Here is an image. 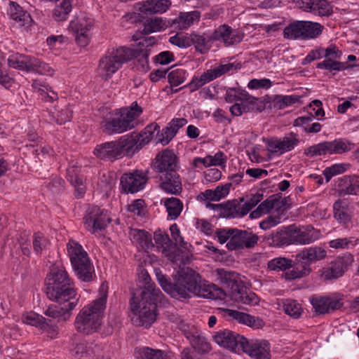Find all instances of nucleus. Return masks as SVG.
I'll return each instance as SVG.
<instances>
[{
	"label": "nucleus",
	"instance_id": "nucleus-26",
	"mask_svg": "<svg viewBox=\"0 0 359 359\" xmlns=\"http://www.w3.org/2000/svg\"><path fill=\"white\" fill-rule=\"evenodd\" d=\"M326 257L327 250L320 245L305 248L297 255L299 260L308 266L321 261Z\"/></svg>",
	"mask_w": 359,
	"mask_h": 359
},
{
	"label": "nucleus",
	"instance_id": "nucleus-45",
	"mask_svg": "<svg viewBox=\"0 0 359 359\" xmlns=\"http://www.w3.org/2000/svg\"><path fill=\"white\" fill-rule=\"evenodd\" d=\"M323 28L318 22L303 20V40L317 38L322 34Z\"/></svg>",
	"mask_w": 359,
	"mask_h": 359
},
{
	"label": "nucleus",
	"instance_id": "nucleus-34",
	"mask_svg": "<svg viewBox=\"0 0 359 359\" xmlns=\"http://www.w3.org/2000/svg\"><path fill=\"white\" fill-rule=\"evenodd\" d=\"M130 238L133 244L142 250L154 248L151 235L143 229H132L129 232Z\"/></svg>",
	"mask_w": 359,
	"mask_h": 359
},
{
	"label": "nucleus",
	"instance_id": "nucleus-16",
	"mask_svg": "<svg viewBox=\"0 0 359 359\" xmlns=\"http://www.w3.org/2000/svg\"><path fill=\"white\" fill-rule=\"evenodd\" d=\"M290 235L292 244L296 245H308L319 240L322 236L320 230L312 226L297 227L292 225Z\"/></svg>",
	"mask_w": 359,
	"mask_h": 359
},
{
	"label": "nucleus",
	"instance_id": "nucleus-8",
	"mask_svg": "<svg viewBox=\"0 0 359 359\" xmlns=\"http://www.w3.org/2000/svg\"><path fill=\"white\" fill-rule=\"evenodd\" d=\"M355 147V144L346 138H337L332 141H325L308 147L304 154L310 158L327 154H342Z\"/></svg>",
	"mask_w": 359,
	"mask_h": 359
},
{
	"label": "nucleus",
	"instance_id": "nucleus-53",
	"mask_svg": "<svg viewBox=\"0 0 359 359\" xmlns=\"http://www.w3.org/2000/svg\"><path fill=\"white\" fill-rule=\"evenodd\" d=\"M292 260L283 257H278L268 262L267 268L270 271H285L292 266Z\"/></svg>",
	"mask_w": 359,
	"mask_h": 359
},
{
	"label": "nucleus",
	"instance_id": "nucleus-5",
	"mask_svg": "<svg viewBox=\"0 0 359 359\" xmlns=\"http://www.w3.org/2000/svg\"><path fill=\"white\" fill-rule=\"evenodd\" d=\"M46 294L53 301L58 303L78 298L74 283L63 267H54L46 279Z\"/></svg>",
	"mask_w": 359,
	"mask_h": 359
},
{
	"label": "nucleus",
	"instance_id": "nucleus-13",
	"mask_svg": "<svg viewBox=\"0 0 359 359\" xmlns=\"http://www.w3.org/2000/svg\"><path fill=\"white\" fill-rule=\"evenodd\" d=\"M254 359H270V344L266 340H248L245 337L241 348Z\"/></svg>",
	"mask_w": 359,
	"mask_h": 359
},
{
	"label": "nucleus",
	"instance_id": "nucleus-12",
	"mask_svg": "<svg viewBox=\"0 0 359 359\" xmlns=\"http://www.w3.org/2000/svg\"><path fill=\"white\" fill-rule=\"evenodd\" d=\"M154 238L157 248L168 260L173 263L180 260L179 249L172 243L168 233L161 230L156 231Z\"/></svg>",
	"mask_w": 359,
	"mask_h": 359
},
{
	"label": "nucleus",
	"instance_id": "nucleus-3",
	"mask_svg": "<svg viewBox=\"0 0 359 359\" xmlns=\"http://www.w3.org/2000/svg\"><path fill=\"white\" fill-rule=\"evenodd\" d=\"M107 293V285L102 283L99 289L100 297L79 311L74 322L79 332L90 334L98 331L106 308Z\"/></svg>",
	"mask_w": 359,
	"mask_h": 359
},
{
	"label": "nucleus",
	"instance_id": "nucleus-7",
	"mask_svg": "<svg viewBox=\"0 0 359 359\" xmlns=\"http://www.w3.org/2000/svg\"><path fill=\"white\" fill-rule=\"evenodd\" d=\"M67 249L77 277L84 282L92 280L95 275L94 267L83 247L77 241L69 240Z\"/></svg>",
	"mask_w": 359,
	"mask_h": 359
},
{
	"label": "nucleus",
	"instance_id": "nucleus-2",
	"mask_svg": "<svg viewBox=\"0 0 359 359\" xmlns=\"http://www.w3.org/2000/svg\"><path fill=\"white\" fill-rule=\"evenodd\" d=\"M144 276L145 285L142 290L140 298L134 296L130 299L131 320L134 325L148 328L156 320V304L163 294L154 283L150 282L151 278L147 273Z\"/></svg>",
	"mask_w": 359,
	"mask_h": 359
},
{
	"label": "nucleus",
	"instance_id": "nucleus-22",
	"mask_svg": "<svg viewBox=\"0 0 359 359\" xmlns=\"http://www.w3.org/2000/svg\"><path fill=\"white\" fill-rule=\"evenodd\" d=\"M171 6L170 0H146L138 2L136 8L142 14L149 15L165 13Z\"/></svg>",
	"mask_w": 359,
	"mask_h": 359
},
{
	"label": "nucleus",
	"instance_id": "nucleus-39",
	"mask_svg": "<svg viewBox=\"0 0 359 359\" xmlns=\"http://www.w3.org/2000/svg\"><path fill=\"white\" fill-rule=\"evenodd\" d=\"M34 90L39 93L41 98L47 102H53L58 98L57 93L52 90L48 84L39 80H34L32 83Z\"/></svg>",
	"mask_w": 359,
	"mask_h": 359
},
{
	"label": "nucleus",
	"instance_id": "nucleus-56",
	"mask_svg": "<svg viewBox=\"0 0 359 359\" xmlns=\"http://www.w3.org/2000/svg\"><path fill=\"white\" fill-rule=\"evenodd\" d=\"M188 76L187 72L182 68L171 70L168 74V80L171 86H177L182 84Z\"/></svg>",
	"mask_w": 359,
	"mask_h": 359
},
{
	"label": "nucleus",
	"instance_id": "nucleus-46",
	"mask_svg": "<svg viewBox=\"0 0 359 359\" xmlns=\"http://www.w3.org/2000/svg\"><path fill=\"white\" fill-rule=\"evenodd\" d=\"M168 212V217L170 219H176L180 215L183 209L182 201L175 197L167 198L164 203Z\"/></svg>",
	"mask_w": 359,
	"mask_h": 359
},
{
	"label": "nucleus",
	"instance_id": "nucleus-20",
	"mask_svg": "<svg viewBox=\"0 0 359 359\" xmlns=\"http://www.w3.org/2000/svg\"><path fill=\"white\" fill-rule=\"evenodd\" d=\"M177 168V157L171 150L165 149L155 158L154 169L162 175L168 172H175Z\"/></svg>",
	"mask_w": 359,
	"mask_h": 359
},
{
	"label": "nucleus",
	"instance_id": "nucleus-55",
	"mask_svg": "<svg viewBox=\"0 0 359 359\" xmlns=\"http://www.w3.org/2000/svg\"><path fill=\"white\" fill-rule=\"evenodd\" d=\"M354 262L352 254L346 252L341 256H338L332 262L344 274Z\"/></svg>",
	"mask_w": 359,
	"mask_h": 359
},
{
	"label": "nucleus",
	"instance_id": "nucleus-17",
	"mask_svg": "<svg viewBox=\"0 0 359 359\" xmlns=\"http://www.w3.org/2000/svg\"><path fill=\"white\" fill-rule=\"evenodd\" d=\"M299 144V135L290 132L283 137L269 140L267 146L272 153L284 154L293 150Z\"/></svg>",
	"mask_w": 359,
	"mask_h": 359
},
{
	"label": "nucleus",
	"instance_id": "nucleus-29",
	"mask_svg": "<svg viewBox=\"0 0 359 359\" xmlns=\"http://www.w3.org/2000/svg\"><path fill=\"white\" fill-rule=\"evenodd\" d=\"M8 15L14 25L19 27L27 29L33 22V20L30 14L14 2L10 3Z\"/></svg>",
	"mask_w": 359,
	"mask_h": 359
},
{
	"label": "nucleus",
	"instance_id": "nucleus-23",
	"mask_svg": "<svg viewBox=\"0 0 359 359\" xmlns=\"http://www.w3.org/2000/svg\"><path fill=\"white\" fill-rule=\"evenodd\" d=\"M121 158L125 155L131 156L142 148L136 133H130L116 140Z\"/></svg>",
	"mask_w": 359,
	"mask_h": 359
},
{
	"label": "nucleus",
	"instance_id": "nucleus-63",
	"mask_svg": "<svg viewBox=\"0 0 359 359\" xmlns=\"http://www.w3.org/2000/svg\"><path fill=\"white\" fill-rule=\"evenodd\" d=\"M334 59H325L323 61L318 63L317 68L321 69H326L328 71H341L346 68V65L340 62L334 60Z\"/></svg>",
	"mask_w": 359,
	"mask_h": 359
},
{
	"label": "nucleus",
	"instance_id": "nucleus-50",
	"mask_svg": "<svg viewBox=\"0 0 359 359\" xmlns=\"http://www.w3.org/2000/svg\"><path fill=\"white\" fill-rule=\"evenodd\" d=\"M159 130V126L156 123H152L147 126L140 133H137L142 146L148 144L154 138L156 133L158 134Z\"/></svg>",
	"mask_w": 359,
	"mask_h": 359
},
{
	"label": "nucleus",
	"instance_id": "nucleus-59",
	"mask_svg": "<svg viewBox=\"0 0 359 359\" xmlns=\"http://www.w3.org/2000/svg\"><path fill=\"white\" fill-rule=\"evenodd\" d=\"M343 276V273L332 262L330 266L322 269L320 277L323 280L328 281L337 279Z\"/></svg>",
	"mask_w": 359,
	"mask_h": 359
},
{
	"label": "nucleus",
	"instance_id": "nucleus-25",
	"mask_svg": "<svg viewBox=\"0 0 359 359\" xmlns=\"http://www.w3.org/2000/svg\"><path fill=\"white\" fill-rule=\"evenodd\" d=\"M225 100L227 102H236L237 101H246L248 104H250L251 109H256L262 111L264 109V106L262 101L259 99L250 96L245 91H242L238 89L231 88H229L225 94Z\"/></svg>",
	"mask_w": 359,
	"mask_h": 359
},
{
	"label": "nucleus",
	"instance_id": "nucleus-49",
	"mask_svg": "<svg viewBox=\"0 0 359 359\" xmlns=\"http://www.w3.org/2000/svg\"><path fill=\"white\" fill-rule=\"evenodd\" d=\"M22 321L28 325L40 327L43 330H47L49 327L46 321V318L34 312H28L23 315Z\"/></svg>",
	"mask_w": 359,
	"mask_h": 359
},
{
	"label": "nucleus",
	"instance_id": "nucleus-47",
	"mask_svg": "<svg viewBox=\"0 0 359 359\" xmlns=\"http://www.w3.org/2000/svg\"><path fill=\"white\" fill-rule=\"evenodd\" d=\"M330 248L335 250H348L358 244V238L354 236L337 238L328 243Z\"/></svg>",
	"mask_w": 359,
	"mask_h": 359
},
{
	"label": "nucleus",
	"instance_id": "nucleus-11",
	"mask_svg": "<svg viewBox=\"0 0 359 359\" xmlns=\"http://www.w3.org/2000/svg\"><path fill=\"white\" fill-rule=\"evenodd\" d=\"M211 37L214 41L222 42L226 46H230L239 43L243 40L244 34L238 29H233L224 24L211 32Z\"/></svg>",
	"mask_w": 359,
	"mask_h": 359
},
{
	"label": "nucleus",
	"instance_id": "nucleus-43",
	"mask_svg": "<svg viewBox=\"0 0 359 359\" xmlns=\"http://www.w3.org/2000/svg\"><path fill=\"white\" fill-rule=\"evenodd\" d=\"M31 60L29 55L13 54L8 58V64L11 67L29 72Z\"/></svg>",
	"mask_w": 359,
	"mask_h": 359
},
{
	"label": "nucleus",
	"instance_id": "nucleus-35",
	"mask_svg": "<svg viewBox=\"0 0 359 359\" xmlns=\"http://www.w3.org/2000/svg\"><path fill=\"white\" fill-rule=\"evenodd\" d=\"M201 18V12L193 11L190 12H181L178 17L172 21V25L179 29H186Z\"/></svg>",
	"mask_w": 359,
	"mask_h": 359
},
{
	"label": "nucleus",
	"instance_id": "nucleus-32",
	"mask_svg": "<svg viewBox=\"0 0 359 359\" xmlns=\"http://www.w3.org/2000/svg\"><path fill=\"white\" fill-rule=\"evenodd\" d=\"M292 225L287 227H281L273 232L268 238L270 245L273 247H281L292 244V239L290 237Z\"/></svg>",
	"mask_w": 359,
	"mask_h": 359
},
{
	"label": "nucleus",
	"instance_id": "nucleus-52",
	"mask_svg": "<svg viewBox=\"0 0 359 359\" xmlns=\"http://www.w3.org/2000/svg\"><path fill=\"white\" fill-rule=\"evenodd\" d=\"M342 182L344 184L340 190L341 194L356 195L359 194V184L357 179L344 177Z\"/></svg>",
	"mask_w": 359,
	"mask_h": 359
},
{
	"label": "nucleus",
	"instance_id": "nucleus-27",
	"mask_svg": "<svg viewBox=\"0 0 359 359\" xmlns=\"http://www.w3.org/2000/svg\"><path fill=\"white\" fill-rule=\"evenodd\" d=\"M93 153L97 158L110 161L121 158L116 140L97 145Z\"/></svg>",
	"mask_w": 359,
	"mask_h": 359
},
{
	"label": "nucleus",
	"instance_id": "nucleus-33",
	"mask_svg": "<svg viewBox=\"0 0 359 359\" xmlns=\"http://www.w3.org/2000/svg\"><path fill=\"white\" fill-rule=\"evenodd\" d=\"M229 296L234 302L249 306H255L259 302V297L255 292L244 288L243 284L238 290L231 292Z\"/></svg>",
	"mask_w": 359,
	"mask_h": 359
},
{
	"label": "nucleus",
	"instance_id": "nucleus-38",
	"mask_svg": "<svg viewBox=\"0 0 359 359\" xmlns=\"http://www.w3.org/2000/svg\"><path fill=\"white\" fill-rule=\"evenodd\" d=\"M79 169L76 167H70L67 170V180L75 187V196L81 198L86 192L83 177L79 175Z\"/></svg>",
	"mask_w": 359,
	"mask_h": 359
},
{
	"label": "nucleus",
	"instance_id": "nucleus-62",
	"mask_svg": "<svg viewBox=\"0 0 359 359\" xmlns=\"http://www.w3.org/2000/svg\"><path fill=\"white\" fill-rule=\"evenodd\" d=\"M311 303L318 314L329 313L327 296L313 297L311 299Z\"/></svg>",
	"mask_w": 359,
	"mask_h": 359
},
{
	"label": "nucleus",
	"instance_id": "nucleus-15",
	"mask_svg": "<svg viewBox=\"0 0 359 359\" xmlns=\"http://www.w3.org/2000/svg\"><path fill=\"white\" fill-rule=\"evenodd\" d=\"M147 177L143 171L125 173L121 178V185L125 193H137L144 189Z\"/></svg>",
	"mask_w": 359,
	"mask_h": 359
},
{
	"label": "nucleus",
	"instance_id": "nucleus-42",
	"mask_svg": "<svg viewBox=\"0 0 359 359\" xmlns=\"http://www.w3.org/2000/svg\"><path fill=\"white\" fill-rule=\"evenodd\" d=\"M281 306L284 312L294 319H298L302 315L303 308L302 305L294 299H283Z\"/></svg>",
	"mask_w": 359,
	"mask_h": 359
},
{
	"label": "nucleus",
	"instance_id": "nucleus-44",
	"mask_svg": "<svg viewBox=\"0 0 359 359\" xmlns=\"http://www.w3.org/2000/svg\"><path fill=\"white\" fill-rule=\"evenodd\" d=\"M191 43L195 45L197 51L204 54L211 47V42L214 41L211 37V33L203 34H194L191 38Z\"/></svg>",
	"mask_w": 359,
	"mask_h": 359
},
{
	"label": "nucleus",
	"instance_id": "nucleus-37",
	"mask_svg": "<svg viewBox=\"0 0 359 359\" xmlns=\"http://www.w3.org/2000/svg\"><path fill=\"white\" fill-rule=\"evenodd\" d=\"M334 217L341 224H347L352 217L351 210L345 201L337 200L333 204Z\"/></svg>",
	"mask_w": 359,
	"mask_h": 359
},
{
	"label": "nucleus",
	"instance_id": "nucleus-19",
	"mask_svg": "<svg viewBox=\"0 0 359 359\" xmlns=\"http://www.w3.org/2000/svg\"><path fill=\"white\" fill-rule=\"evenodd\" d=\"M223 311L224 316L229 320H234L238 323L247 325L253 329L262 328L265 325L264 320L260 318L251 316L244 312L230 309H224Z\"/></svg>",
	"mask_w": 359,
	"mask_h": 359
},
{
	"label": "nucleus",
	"instance_id": "nucleus-6",
	"mask_svg": "<svg viewBox=\"0 0 359 359\" xmlns=\"http://www.w3.org/2000/svg\"><path fill=\"white\" fill-rule=\"evenodd\" d=\"M135 49L126 46L112 48L107 50L99 63L100 75L104 79H108L115 74L124 63L136 57Z\"/></svg>",
	"mask_w": 359,
	"mask_h": 359
},
{
	"label": "nucleus",
	"instance_id": "nucleus-24",
	"mask_svg": "<svg viewBox=\"0 0 359 359\" xmlns=\"http://www.w3.org/2000/svg\"><path fill=\"white\" fill-rule=\"evenodd\" d=\"M184 332L193 348L198 353H205L211 350L210 344L201 330L193 326L189 330L184 329Z\"/></svg>",
	"mask_w": 359,
	"mask_h": 359
},
{
	"label": "nucleus",
	"instance_id": "nucleus-10",
	"mask_svg": "<svg viewBox=\"0 0 359 359\" xmlns=\"http://www.w3.org/2000/svg\"><path fill=\"white\" fill-rule=\"evenodd\" d=\"M83 219L85 228L92 233L104 229L111 222L107 211L96 205L88 208Z\"/></svg>",
	"mask_w": 359,
	"mask_h": 359
},
{
	"label": "nucleus",
	"instance_id": "nucleus-51",
	"mask_svg": "<svg viewBox=\"0 0 359 359\" xmlns=\"http://www.w3.org/2000/svg\"><path fill=\"white\" fill-rule=\"evenodd\" d=\"M168 27L165 19L155 17L148 21L144 26L143 32L145 34L161 32Z\"/></svg>",
	"mask_w": 359,
	"mask_h": 359
},
{
	"label": "nucleus",
	"instance_id": "nucleus-64",
	"mask_svg": "<svg viewBox=\"0 0 359 359\" xmlns=\"http://www.w3.org/2000/svg\"><path fill=\"white\" fill-rule=\"evenodd\" d=\"M329 313L340 309L344 306V295L335 293L327 296Z\"/></svg>",
	"mask_w": 359,
	"mask_h": 359
},
{
	"label": "nucleus",
	"instance_id": "nucleus-60",
	"mask_svg": "<svg viewBox=\"0 0 359 359\" xmlns=\"http://www.w3.org/2000/svg\"><path fill=\"white\" fill-rule=\"evenodd\" d=\"M348 167L349 165L346 163H336L326 168L323 170V175L327 182H328L332 177L344 172Z\"/></svg>",
	"mask_w": 359,
	"mask_h": 359
},
{
	"label": "nucleus",
	"instance_id": "nucleus-41",
	"mask_svg": "<svg viewBox=\"0 0 359 359\" xmlns=\"http://www.w3.org/2000/svg\"><path fill=\"white\" fill-rule=\"evenodd\" d=\"M303 20H296L288 25L283 29V36L287 39L303 40Z\"/></svg>",
	"mask_w": 359,
	"mask_h": 359
},
{
	"label": "nucleus",
	"instance_id": "nucleus-36",
	"mask_svg": "<svg viewBox=\"0 0 359 359\" xmlns=\"http://www.w3.org/2000/svg\"><path fill=\"white\" fill-rule=\"evenodd\" d=\"M134 354L136 358L142 359H171L168 352L148 346L136 347Z\"/></svg>",
	"mask_w": 359,
	"mask_h": 359
},
{
	"label": "nucleus",
	"instance_id": "nucleus-30",
	"mask_svg": "<svg viewBox=\"0 0 359 359\" xmlns=\"http://www.w3.org/2000/svg\"><path fill=\"white\" fill-rule=\"evenodd\" d=\"M240 68L241 65L238 62L221 63L214 68L208 69L201 74L210 83L225 74H233Z\"/></svg>",
	"mask_w": 359,
	"mask_h": 359
},
{
	"label": "nucleus",
	"instance_id": "nucleus-57",
	"mask_svg": "<svg viewBox=\"0 0 359 359\" xmlns=\"http://www.w3.org/2000/svg\"><path fill=\"white\" fill-rule=\"evenodd\" d=\"M313 14L319 16H328L332 13V7L327 0H314Z\"/></svg>",
	"mask_w": 359,
	"mask_h": 359
},
{
	"label": "nucleus",
	"instance_id": "nucleus-40",
	"mask_svg": "<svg viewBox=\"0 0 359 359\" xmlns=\"http://www.w3.org/2000/svg\"><path fill=\"white\" fill-rule=\"evenodd\" d=\"M74 0H62L53 10V18L56 21L67 20L72 11V4Z\"/></svg>",
	"mask_w": 359,
	"mask_h": 359
},
{
	"label": "nucleus",
	"instance_id": "nucleus-54",
	"mask_svg": "<svg viewBox=\"0 0 359 359\" xmlns=\"http://www.w3.org/2000/svg\"><path fill=\"white\" fill-rule=\"evenodd\" d=\"M29 72L44 75H51L53 73V69L48 64L34 57H32Z\"/></svg>",
	"mask_w": 359,
	"mask_h": 359
},
{
	"label": "nucleus",
	"instance_id": "nucleus-48",
	"mask_svg": "<svg viewBox=\"0 0 359 359\" xmlns=\"http://www.w3.org/2000/svg\"><path fill=\"white\" fill-rule=\"evenodd\" d=\"M72 354L75 359H90L93 355L91 345L86 341H81L72 349Z\"/></svg>",
	"mask_w": 359,
	"mask_h": 359
},
{
	"label": "nucleus",
	"instance_id": "nucleus-31",
	"mask_svg": "<svg viewBox=\"0 0 359 359\" xmlns=\"http://www.w3.org/2000/svg\"><path fill=\"white\" fill-rule=\"evenodd\" d=\"M160 178L161 188L165 192L177 195L182 191V181L177 172L163 174Z\"/></svg>",
	"mask_w": 359,
	"mask_h": 359
},
{
	"label": "nucleus",
	"instance_id": "nucleus-9",
	"mask_svg": "<svg viewBox=\"0 0 359 359\" xmlns=\"http://www.w3.org/2000/svg\"><path fill=\"white\" fill-rule=\"evenodd\" d=\"M94 25V19L89 14L79 13L69 23V28L74 32L77 44L86 46L89 42V32Z\"/></svg>",
	"mask_w": 359,
	"mask_h": 359
},
{
	"label": "nucleus",
	"instance_id": "nucleus-58",
	"mask_svg": "<svg viewBox=\"0 0 359 359\" xmlns=\"http://www.w3.org/2000/svg\"><path fill=\"white\" fill-rule=\"evenodd\" d=\"M299 97L296 95H276L273 98L274 107L282 109L297 102Z\"/></svg>",
	"mask_w": 359,
	"mask_h": 359
},
{
	"label": "nucleus",
	"instance_id": "nucleus-4",
	"mask_svg": "<svg viewBox=\"0 0 359 359\" xmlns=\"http://www.w3.org/2000/svg\"><path fill=\"white\" fill-rule=\"evenodd\" d=\"M142 108L137 102L130 106L114 109L104 121L103 128L109 134H120L137 127Z\"/></svg>",
	"mask_w": 359,
	"mask_h": 359
},
{
	"label": "nucleus",
	"instance_id": "nucleus-21",
	"mask_svg": "<svg viewBox=\"0 0 359 359\" xmlns=\"http://www.w3.org/2000/svg\"><path fill=\"white\" fill-rule=\"evenodd\" d=\"M79 298L71 299V300H65V302L59 303L60 305H50L45 311V314L58 320H66L71 316V311L78 304Z\"/></svg>",
	"mask_w": 359,
	"mask_h": 359
},
{
	"label": "nucleus",
	"instance_id": "nucleus-14",
	"mask_svg": "<svg viewBox=\"0 0 359 359\" xmlns=\"http://www.w3.org/2000/svg\"><path fill=\"white\" fill-rule=\"evenodd\" d=\"M259 237L252 231L235 229L231 240L227 242L226 247L229 250L252 248L258 242Z\"/></svg>",
	"mask_w": 359,
	"mask_h": 359
},
{
	"label": "nucleus",
	"instance_id": "nucleus-1",
	"mask_svg": "<svg viewBox=\"0 0 359 359\" xmlns=\"http://www.w3.org/2000/svg\"><path fill=\"white\" fill-rule=\"evenodd\" d=\"M156 278L163 290L177 299L189 298L190 294L204 298L220 299L226 296L223 290L215 285L203 288L198 284V276L189 268L181 272L175 284L170 283L167 277L161 272L156 273Z\"/></svg>",
	"mask_w": 359,
	"mask_h": 359
},
{
	"label": "nucleus",
	"instance_id": "nucleus-18",
	"mask_svg": "<svg viewBox=\"0 0 359 359\" xmlns=\"http://www.w3.org/2000/svg\"><path fill=\"white\" fill-rule=\"evenodd\" d=\"M214 341L220 346L235 351L241 348L245 337L229 330L216 332Z\"/></svg>",
	"mask_w": 359,
	"mask_h": 359
},
{
	"label": "nucleus",
	"instance_id": "nucleus-61",
	"mask_svg": "<svg viewBox=\"0 0 359 359\" xmlns=\"http://www.w3.org/2000/svg\"><path fill=\"white\" fill-rule=\"evenodd\" d=\"M49 244L48 240L43 233L38 232L34 233L33 236V248L36 255L41 254L46 250Z\"/></svg>",
	"mask_w": 359,
	"mask_h": 359
},
{
	"label": "nucleus",
	"instance_id": "nucleus-28",
	"mask_svg": "<svg viewBox=\"0 0 359 359\" xmlns=\"http://www.w3.org/2000/svg\"><path fill=\"white\" fill-rule=\"evenodd\" d=\"M215 277L220 283L230 289L229 294L238 290L243 284L240 275L232 271L224 269H217L215 271Z\"/></svg>",
	"mask_w": 359,
	"mask_h": 359
}]
</instances>
